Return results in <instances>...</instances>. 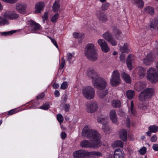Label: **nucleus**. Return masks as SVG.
Masks as SVG:
<instances>
[{"label":"nucleus","mask_w":158,"mask_h":158,"mask_svg":"<svg viewBox=\"0 0 158 158\" xmlns=\"http://www.w3.org/2000/svg\"><path fill=\"white\" fill-rule=\"evenodd\" d=\"M87 76L91 80L93 85L95 88L101 90L98 92L99 97L103 98L108 94L107 89H105L107 84L106 81L94 69L90 68L87 72Z\"/></svg>","instance_id":"nucleus-1"},{"label":"nucleus","mask_w":158,"mask_h":158,"mask_svg":"<svg viewBox=\"0 0 158 158\" xmlns=\"http://www.w3.org/2000/svg\"><path fill=\"white\" fill-rule=\"evenodd\" d=\"M82 135L84 137L92 139L91 142L86 140L81 141L80 146L82 148H96L100 146L99 134L89 126H85V127L83 129Z\"/></svg>","instance_id":"nucleus-2"},{"label":"nucleus","mask_w":158,"mask_h":158,"mask_svg":"<svg viewBox=\"0 0 158 158\" xmlns=\"http://www.w3.org/2000/svg\"><path fill=\"white\" fill-rule=\"evenodd\" d=\"M85 54L87 58L91 61H95L98 59L97 54L96 52L95 46L93 44H89L86 45Z\"/></svg>","instance_id":"nucleus-3"},{"label":"nucleus","mask_w":158,"mask_h":158,"mask_svg":"<svg viewBox=\"0 0 158 158\" xmlns=\"http://www.w3.org/2000/svg\"><path fill=\"white\" fill-rule=\"evenodd\" d=\"M147 79L154 84L158 82V73L155 68H151L147 71Z\"/></svg>","instance_id":"nucleus-4"},{"label":"nucleus","mask_w":158,"mask_h":158,"mask_svg":"<svg viewBox=\"0 0 158 158\" xmlns=\"http://www.w3.org/2000/svg\"><path fill=\"white\" fill-rule=\"evenodd\" d=\"M82 93L86 99L90 100L94 98L95 91L93 87L90 86H87L83 89Z\"/></svg>","instance_id":"nucleus-5"},{"label":"nucleus","mask_w":158,"mask_h":158,"mask_svg":"<svg viewBox=\"0 0 158 158\" xmlns=\"http://www.w3.org/2000/svg\"><path fill=\"white\" fill-rule=\"evenodd\" d=\"M121 82L119 73L117 70H114L112 72L110 78L111 85L113 86H116L119 85Z\"/></svg>","instance_id":"nucleus-6"},{"label":"nucleus","mask_w":158,"mask_h":158,"mask_svg":"<svg viewBox=\"0 0 158 158\" xmlns=\"http://www.w3.org/2000/svg\"><path fill=\"white\" fill-rule=\"evenodd\" d=\"M104 38L108 42L110 43L112 45H116L117 43L112 36V34L109 31H107L104 33L103 35Z\"/></svg>","instance_id":"nucleus-7"},{"label":"nucleus","mask_w":158,"mask_h":158,"mask_svg":"<svg viewBox=\"0 0 158 158\" xmlns=\"http://www.w3.org/2000/svg\"><path fill=\"white\" fill-rule=\"evenodd\" d=\"M86 110L88 113H91L94 112L98 109V105L95 101L91 102L86 105Z\"/></svg>","instance_id":"nucleus-8"},{"label":"nucleus","mask_w":158,"mask_h":158,"mask_svg":"<svg viewBox=\"0 0 158 158\" xmlns=\"http://www.w3.org/2000/svg\"><path fill=\"white\" fill-rule=\"evenodd\" d=\"M98 43L103 52L106 53L109 51L110 48L108 46L107 43L104 40L99 39L98 40Z\"/></svg>","instance_id":"nucleus-9"},{"label":"nucleus","mask_w":158,"mask_h":158,"mask_svg":"<svg viewBox=\"0 0 158 158\" xmlns=\"http://www.w3.org/2000/svg\"><path fill=\"white\" fill-rule=\"evenodd\" d=\"M29 29V30L35 31L41 29L40 25L33 20H30L28 21Z\"/></svg>","instance_id":"nucleus-10"},{"label":"nucleus","mask_w":158,"mask_h":158,"mask_svg":"<svg viewBox=\"0 0 158 158\" xmlns=\"http://www.w3.org/2000/svg\"><path fill=\"white\" fill-rule=\"evenodd\" d=\"M4 16L10 19H17L19 17V15L14 11H8L5 12Z\"/></svg>","instance_id":"nucleus-11"},{"label":"nucleus","mask_w":158,"mask_h":158,"mask_svg":"<svg viewBox=\"0 0 158 158\" xmlns=\"http://www.w3.org/2000/svg\"><path fill=\"white\" fill-rule=\"evenodd\" d=\"M158 19H153L150 24V27L154 29V32H158Z\"/></svg>","instance_id":"nucleus-12"},{"label":"nucleus","mask_w":158,"mask_h":158,"mask_svg":"<svg viewBox=\"0 0 158 158\" xmlns=\"http://www.w3.org/2000/svg\"><path fill=\"white\" fill-rule=\"evenodd\" d=\"M85 150H80L74 152L73 156L75 158H81L85 156Z\"/></svg>","instance_id":"nucleus-13"},{"label":"nucleus","mask_w":158,"mask_h":158,"mask_svg":"<svg viewBox=\"0 0 158 158\" xmlns=\"http://www.w3.org/2000/svg\"><path fill=\"white\" fill-rule=\"evenodd\" d=\"M146 87V84L144 82H138L135 85V89L138 91H141Z\"/></svg>","instance_id":"nucleus-14"},{"label":"nucleus","mask_w":158,"mask_h":158,"mask_svg":"<svg viewBox=\"0 0 158 158\" xmlns=\"http://www.w3.org/2000/svg\"><path fill=\"white\" fill-rule=\"evenodd\" d=\"M16 8L19 12L23 13L25 11L26 6L25 4L17 3L16 4Z\"/></svg>","instance_id":"nucleus-15"},{"label":"nucleus","mask_w":158,"mask_h":158,"mask_svg":"<svg viewBox=\"0 0 158 158\" xmlns=\"http://www.w3.org/2000/svg\"><path fill=\"white\" fill-rule=\"evenodd\" d=\"M113 33L114 35L116 38L118 40L121 38L122 32L117 27H114L113 30Z\"/></svg>","instance_id":"nucleus-16"},{"label":"nucleus","mask_w":158,"mask_h":158,"mask_svg":"<svg viewBox=\"0 0 158 158\" xmlns=\"http://www.w3.org/2000/svg\"><path fill=\"white\" fill-rule=\"evenodd\" d=\"M97 16L99 21L101 22H105L107 20V18L106 15L103 13L99 12L97 13Z\"/></svg>","instance_id":"nucleus-17"},{"label":"nucleus","mask_w":158,"mask_h":158,"mask_svg":"<svg viewBox=\"0 0 158 158\" xmlns=\"http://www.w3.org/2000/svg\"><path fill=\"white\" fill-rule=\"evenodd\" d=\"M153 60V59L152 56V54L149 53L147 55L146 58L143 59V62L145 64L148 65L150 64Z\"/></svg>","instance_id":"nucleus-18"},{"label":"nucleus","mask_w":158,"mask_h":158,"mask_svg":"<svg viewBox=\"0 0 158 158\" xmlns=\"http://www.w3.org/2000/svg\"><path fill=\"white\" fill-rule=\"evenodd\" d=\"M110 116L111 120L114 123H116L117 121V118L115 111L112 110L110 112Z\"/></svg>","instance_id":"nucleus-19"},{"label":"nucleus","mask_w":158,"mask_h":158,"mask_svg":"<svg viewBox=\"0 0 158 158\" xmlns=\"http://www.w3.org/2000/svg\"><path fill=\"white\" fill-rule=\"evenodd\" d=\"M119 136L120 139L123 141L126 140L127 138V131L126 129H122L119 132Z\"/></svg>","instance_id":"nucleus-20"},{"label":"nucleus","mask_w":158,"mask_h":158,"mask_svg":"<svg viewBox=\"0 0 158 158\" xmlns=\"http://www.w3.org/2000/svg\"><path fill=\"white\" fill-rule=\"evenodd\" d=\"M144 93L150 98L154 94V89L152 88H148L143 91Z\"/></svg>","instance_id":"nucleus-21"},{"label":"nucleus","mask_w":158,"mask_h":158,"mask_svg":"<svg viewBox=\"0 0 158 158\" xmlns=\"http://www.w3.org/2000/svg\"><path fill=\"white\" fill-rule=\"evenodd\" d=\"M138 71V74L140 78L145 76V75L146 70L143 67H139L137 68Z\"/></svg>","instance_id":"nucleus-22"},{"label":"nucleus","mask_w":158,"mask_h":158,"mask_svg":"<svg viewBox=\"0 0 158 158\" xmlns=\"http://www.w3.org/2000/svg\"><path fill=\"white\" fill-rule=\"evenodd\" d=\"M98 122L101 124L107 123L108 119L107 117L101 116H98L97 118Z\"/></svg>","instance_id":"nucleus-23"},{"label":"nucleus","mask_w":158,"mask_h":158,"mask_svg":"<svg viewBox=\"0 0 158 158\" xmlns=\"http://www.w3.org/2000/svg\"><path fill=\"white\" fill-rule=\"evenodd\" d=\"M114 158H123L124 156L122 152L119 149H116L114 152Z\"/></svg>","instance_id":"nucleus-24"},{"label":"nucleus","mask_w":158,"mask_h":158,"mask_svg":"<svg viewBox=\"0 0 158 158\" xmlns=\"http://www.w3.org/2000/svg\"><path fill=\"white\" fill-rule=\"evenodd\" d=\"M131 3L136 5L138 7L141 8L143 6V0H131Z\"/></svg>","instance_id":"nucleus-25"},{"label":"nucleus","mask_w":158,"mask_h":158,"mask_svg":"<svg viewBox=\"0 0 158 158\" xmlns=\"http://www.w3.org/2000/svg\"><path fill=\"white\" fill-rule=\"evenodd\" d=\"M44 6V3L43 2H39L37 3L35 6L36 11L37 12H40L42 10Z\"/></svg>","instance_id":"nucleus-26"},{"label":"nucleus","mask_w":158,"mask_h":158,"mask_svg":"<svg viewBox=\"0 0 158 158\" xmlns=\"http://www.w3.org/2000/svg\"><path fill=\"white\" fill-rule=\"evenodd\" d=\"M149 99L143 91H142L139 95V99L142 102H144Z\"/></svg>","instance_id":"nucleus-27"},{"label":"nucleus","mask_w":158,"mask_h":158,"mask_svg":"<svg viewBox=\"0 0 158 158\" xmlns=\"http://www.w3.org/2000/svg\"><path fill=\"white\" fill-rule=\"evenodd\" d=\"M52 9L55 12H57L60 10V5L58 1H56L53 3Z\"/></svg>","instance_id":"nucleus-28"},{"label":"nucleus","mask_w":158,"mask_h":158,"mask_svg":"<svg viewBox=\"0 0 158 158\" xmlns=\"http://www.w3.org/2000/svg\"><path fill=\"white\" fill-rule=\"evenodd\" d=\"M123 78L124 79L125 82L128 83H130L131 79L130 76L127 74L123 73L122 74Z\"/></svg>","instance_id":"nucleus-29"},{"label":"nucleus","mask_w":158,"mask_h":158,"mask_svg":"<svg viewBox=\"0 0 158 158\" xmlns=\"http://www.w3.org/2000/svg\"><path fill=\"white\" fill-rule=\"evenodd\" d=\"M133 57V56L132 55H129L127 58V66L129 69L130 70L131 69V61L133 59L132 58Z\"/></svg>","instance_id":"nucleus-30"},{"label":"nucleus","mask_w":158,"mask_h":158,"mask_svg":"<svg viewBox=\"0 0 158 158\" xmlns=\"http://www.w3.org/2000/svg\"><path fill=\"white\" fill-rule=\"evenodd\" d=\"M146 12L148 13L151 15L154 14V9L153 8L150 6H147L144 9Z\"/></svg>","instance_id":"nucleus-31"},{"label":"nucleus","mask_w":158,"mask_h":158,"mask_svg":"<svg viewBox=\"0 0 158 158\" xmlns=\"http://www.w3.org/2000/svg\"><path fill=\"white\" fill-rule=\"evenodd\" d=\"M102 129L106 133H108L110 130L109 126L107 124V123H103L102 126Z\"/></svg>","instance_id":"nucleus-32"},{"label":"nucleus","mask_w":158,"mask_h":158,"mask_svg":"<svg viewBox=\"0 0 158 158\" xmlns=\"http://www.w3.org/2000/svg\"><path fill=\"white\" fill-rule=\"evenodd\" d=\"M148 129L152 133H156L158 131V126L156 125H151L149 127Z\"/></svg>","instance_id":"nucleus-33"},{"label":"nucleus","mask_w":158,"mask_h":158,"mask_svg":"<svg viewBox=\"0 0 158 158\" xmlns=\"http://www.w3.org/2000/svg\"><path fill=\"white\" fill-rule=\"evenodd\" d=\"M112 105L114 107H119L121 106V103L118 100H113L112 102Z\"/></svg>","instance_id":"nucleus-34"},{"label":"nucleus","mask_w":158,"mask_h":158,"mask_svg":"<svg viewBox=\"0 0 158 158\" xmlns=\"http://www.w3.org/2000/svg\"><path fill=\"white\" fill-rule=\"evenodd\" d=\"M126 95L127 98L129 99H131L134 96V92L133 91L129 90L127 92Z\"/></svg>","instance_id":"nucleus-35"},{"label":"nucleus","mask_w":158,"mask_h":158,"mask_svg":"<svg viewBox=\"0 0 158 158\" xmlns=\"http://www.w3.org/2000/svg\"><path fill=\"white\" fill-rule=\"evenodd\" d=\"M127 46V44H125L123 47H120V50L121 52L122 53L128 52L129 50Z\"/></svg>","instance_id":"nucleus-36"},{"label":"nucleus","mask_w":158,"mask_h":158,"mask_svg":"<svg viewBox=\"0 0 158 158\" xmlns=\"http://www.w3.org/2000/svg\"><path fill=\"white\" fill-rule=\"evenodd\" d=\"M16 30H12L8 31L0 32V34H1L2 35H4L5 36L10 35L16 32Z\"/></svg>","instance_id":"nucleus-37"},{"label":"nucleus","mask_w":158,"mask_h":158,"mask_svg":"<svg viewBox=\"0 0 158 158\" xmlns=\"http://www.w3.org/2000/svg\"><path fill=\"white\" fill-rule=\"evenodd\" d=\"M9 23V22L7 20L0 17V26L8 24Z\"/></svg>","instance_id":"nucleus-38"},{"label":"nucleus","mask_w":158,"mask_h":158,"mask_svg":"<svg viewBox=\"0 0 158 158\" xmlns=\"http://www.w3.org/2000/svg\"><path fill=\"white\" fill-rule=\"evenodd\" d=\"M110 6V4L108 2H106L102 4L101 7V10L104 11L107 10Z\"/></svg>","instance_id":"nucleus-39"},{"label":"nucleus","mask_w":158,"mask_h":158,"mask_svg":"<svg viewBox=\"0 0 158 158\" xmlns=\"http://www.w3.org/2000/svg\"><path fill=\"white\" fill-rule=\"evenodd\" d=\"M129 112H131V114L134 116H135L136 115V112L133 108V104L132 101L131 102L130 109L129 110Z\"/></svg>","instance_id":"nucleus-40"},{"label":"nucleus","mask_w":158,"mask_h":158,"mask_svg":"<svg viewBox=\"0 0 158 158\" xmlns=\"http://www.w3.org/2000/svg\"><path fill=\"white\" fill-rule=\"evenodd\" d=\"M114 144L116 147L123 148V143L121 140H116L114 142Z\"/></svg>","instance_id":"nucleus-41"},{"label":"nucleus","mask_w":158,"mask_h":158,"mask_svg":"<svg viewBox=\"0 0 158 158\" xmlns=\"http://www.w3.org/2000/svg\"><path fill=\"white\" fill-rule=\"evenodd\" d=\"M83 35V34L82 33L74 32L73 33V36L74 38H81Z\"/></svg>","instance_id":"nucleus-42"},{"label":"nucleus","mask_w":158,"mask_h":158,"mask_svg":"<svg viewBox=\"0 0 158 158\" xmlns=\"http://www.w3.org/2000/svg\"><path fill=\"white\" fill-rule=\"evenodd\" d=\"M90 154L92 155L98 157H101L102 156V153L99 152H91Z\"/></svg>","instance_id":"nucleus-43"},{"label":"nucleus","mask_w":158,"mask_h":158,"mask_svg":"<svg viewBox=\"0 0 158 158\" xmlns=\"http://www.w3.org/2000/svg\"><path fill=\"white\" fill-rule=\"evenodd\" d=\"M57 118L58 121L60 123H62L64 121L63 117L62 115L60 114H57Z\"/></svg>","instance_id":"nucleus-44"},{"label":"nucleus","mask_w":158,"mask_h":158,"mask_svg":"<svg viewBox=\"0 0 158 158\" xmlns=\"http://www.w3.org/2000/svg\"><path fill=\"white\" fill-rule=\"evenodd\" d=\"M74 55V53L73 52L72 53H68L67 54V60L69 61V62H70L71 59L72 58V57Z\"/></svg>","instance_id":"nucleus-45"},{"label":"nucleus","mask_w":158,"mask_h":158,"mask_svg":"<svg viewBox=\"0 0 158 158\" xmlns=\"http://www.w3.org/2000/svg\"><path fill=\"white\" fill-rule=\"evenodd\" d=\"M147 148L145 147H143L140 149L139 151V153L141 155H144L146 152Z\"/></svg>","instance_id":"nucleus-46"},{"label":"nucleus","mask_w":158,"mask_h":158,"mask_svg":"<svg viewBox=\"0 0 158 158\" xmlns=\"http://www.w3.org/2000/svg\"><path fill=\"white\" fill-rule=\"evenodd\" d=\"M59 15L58 13L56 14L53 15L51 19V21L52 22H55L56 21L57 19L58 18Z\"/></svg>","instance_id":"nucleus-47"},{"label":"nucleus","mask_w":158,"mask_h":158,"mask_svg":"<svg viewBox=\"0 0 158 158\" xmlns=\"http://www.w3.org/2000/svg\"><path fill=\"white\" fill-rule=\"evenodd\" d=\"M68 86V84L67 82H64L61 85L60 88L62 89H64L66 88Z\"/></svg>","instance_id":"nucleus-48"},{"label":"nucleus","mask_w":158,"mask_h":158,"mask_svg":"<svg viewBox=\"0 0 158 158\" xmlns=\"http://www.w3.org/2000/svg\"><path fill=\"white\" fill-rule=\"evenodd\" d=\"M61 60L62 62L59 67V68L60 69H62L64 67L65 62V60L64 59L63 57L61 58Z\"/></svg>","instance_id":"nucleus-49"},{"label":"nucleus","mask_w":158,"mask_h":158,"mask_svg":"<svg viewBox=\"0 0 158 158\" xmlns=\"http://www.w3.org/2000/svg\"><path fill=\"white\" fill-rule=\"evenodd\" d=\"M49 108V105L48 104H45L43 105L42 106L40 107L41 109L46 110L48 109Z\"/></svg>","instance_id":"nucleus-50"},{"label":"nucleus","mask_w":158,"mask_h":158,"mask_svg":"<svg viewBox=\"0 0 158 158\" xmlns=\"http://www.w3.org/2000/svg\"><path fill=\"white\" fill-rule=\"evenodd\" d=\"M70 108V105L69 104H65L64 106V110L66 112H68Z\"/></svg>","instance_id":"nucleus-51"},{"label":"nucleus","mask_w":158,"mask_h":158,"mask_svg":"<svg viewBox=\"0 0 158 158\" xmlns=\"http://www.w3.org/2000/svg\"><path fill=\"white\" fill-rule=\"evenodd\" d=\"M2 1L8 2L10 3H13L16 2L17 0H2Z\"/></svg>","instance_id":"nucleus-52"},{"label":"nucleus","mask_w":158,"mask_h":158,"mask_svg":"<svg viewBox=\"0 0 158 158\" xmlns=\"http://www.w3.org/2000/svg\"><path fill=\"white\" fill-rule=\"evenodd\" d=\"M120 60L123 62H124L125 59V56L123 54H121L120 56Z\"/></svg>","instance_id":"nucleus-53"},{"label":"nucleus","mask_w":158,"mask_h":158,"mask_svg":"<svg viewBox=\"0 0 158 158\" xmlns=\"http://www.w3.org/2000/svg\"><path fill=\"white\" fill-rule=\"evenodd\" d=\"M157 137L156 135H154L151 138L150 140L152 142H155L157 141Z\"/></svg>","instance_id":"nucleus-54"},{"label":"nucleus","mask_w":158,"mask_h":158,"mask_svg":"<svg viewBox=\"0 0 158 158\" xmlns=\"http://www.w3.org/2000/svg\"><path fill=\"white\" fill-rule=\"evenodd\" d=\"M152 148L155 151H158V144H155L152 145Z\"/></svg>","instance_id":"nucleus-55"},{"label":"nucleus","mask_w":158,"mask_h":158,"mask_svg":"<svg viewBox=\"0 0 158 158\" xmlns=\"http://www.w3.org/2000/svg\"><path fill=\"white\" fill-rule=\"evenodd\" d=\"M148 106L147 105H145L144 104H143L140 106L141 108L142 109L145 110L148 108Z\"/></svg>","instance_id":"nucleus-56"},{"label":"nucleus","mask_w":158,"mask_h":158,"mask_svg":"<svg viewBox=\"0 0 158 158\" xmlns=\"http://www.w3.org/2000/svg\"><path fill=\"white\" fill-rule=\"evenodd\" d=\"M68 97L67 95L64 94L63 95L62 99L63 100L64 102H65L67 99Z\"/></svg>","instance_id":"nucleus-57"},{"label":"nucleus","mask_w":158,"mask_h":158,"mask_svg":"<svg viewBox=\"0 0 158 158\" xmlns=\"http://www.w3.org/2000/svg\"><path fill=\"white\" fill-rule=\"evenodd\" d=\"M126 123L127 125V127H129L130 125V120L129 118H127L126 119Z\"/></svg>","instance_id":"nucleus-58"},{"label":"nucleus","mask_w":158,"mask_h":158,"mask_svg":"<svg viewBox=\"0 0 158 158\" xmlns=\"http://www.w3.org/2000/svg\"><path fill=\"white\" fill-rule=\"evenodd\" d=\"M66 137V134L65 132L61 133V138L62 139H64Z\"/></svg>","instance_id":"nucleus-59"},{"label":"nucleus","mask_w":158,"mask_h":158,"mask_svg":"<svg viewBox=\"0 0 158 158\" xmlns=\"http://www.w3.org/2000/svg\"><path fill=\"white\" fill-rule=\"evenodd\" d=\"M51 41L54 44L55 46L57 48H58V45L57 44V42L56 41V40L54 39H52Z\"/></svg>","instance_id":"nucleus-60"},{"label":"nucleus","mask_w":158,"mask_h":158,"mask_svg":"<svg viewBox=\"0 0 158 158\" xmlns=\"http://www.w3.org/2000/svg\"><path fill=\"white\" fill-rule=\"evenodd\" d=\"M44 94L43 93L41 94L39 96L37 97L38 99H40L44 97Z\"/></svg>","instance_id":"nucleus-61"},{"label":"nucleus","mask_w":158,"mask_h":158,"mask_svg":"<svg viewBox=\"0 0 158 158\" xmlns=\"http://www.w3.org/2000/svg\"><path fill=\"white\" fill-rule=\"evenodd\" d=\"M15 109H12L8 112V114L9 115H11L15 113Z\"/></svg>","instance_id":"nucleus-62"},{"label":"nucleus","mask_w":158,"mask_h":158,"mask_svg":"<svg viewBox=\"0 0 158 158\" xmlns=\"http://www.w3.org/2000/svg\"><path fill=\"white\" fill-rule=\"evenodd\" d=\"M43 18L44 19L43 20L44 21V20L48 18V13L46 12L43 16Z\"/></svg>","instance_id":"nucleus-63"},{"label":"nucleus","mask_w":158,"mask_h":158,"mask_svg":"<svg viewBox=\"0 0 158 158\" xmlns=\"http://www.w3.org/2000/svg\"><path fill=\"white\" fill-rule=\"evenodd\" d=\"M53 88L55 89H57L59 86V85L58 84L54 83L53 85Z\"/></svg>","instance_id":"nucleus-64"}]
</instances>
